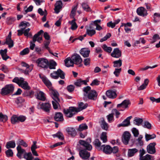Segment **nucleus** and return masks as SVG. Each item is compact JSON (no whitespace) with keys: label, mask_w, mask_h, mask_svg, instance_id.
<instances>
[{"label":"nucleus","mask_w":160,"mask_h":160,"mask_svg":"<svg viewBox=\"0 0 160 160\" xmlns=\"http://www.w3.org/2000/svg\"><path fill=\"white\" fill-rule=\"evenodd\" d=\"M79 112V110L76 107H69L68 109L63 110V112L65 116L68 118L72 117L74 115Z\"/></svg>","instance_id":"nucleus-1"},{"label":"nucleus","mask_w":160,"mask_h":160,"mask_svg":"<svg viewBox=\"0 0 160 160\" xmlns=\"http://www.w3.org/2000/svg\"><path fill=\"white\" fill-rule=\"evenodd\" d=\"M14 90V87L12 84L6 85L1 90V94L2 96L6 95L9 94H12Z\"/></svg>","instance_id":"nucleus-2"},{"label":"nucleus","mask_w":160,"mask_h":160,"mask_svg":"<svg viewBox=\"0 0 160 160\" xmlns=\"http://www.w3.org/2000/svg\"><path fill=\"white\" fill-rule=\"evenodd\" d=\"M91 142V139L90 138H88L86 141L80 140L79 141V144L83 146L86 150H91L92 148V146L89 143Z\"/></svg>","instance_id":"nucleus-3"},{"label":"nucleus","mask_w":160,"mask_h":160,"mask_svg":"<svg viewBox=\"0 0 160 160\" xmlns=\"http://www.w3.org/2000/svg\"><path fill=\"white\" fill-rule=\"evenodd\" d=\"M37 108L38 109H42L45 112H49L51 106V104L49 103L40 102L37 105Z\"/></svg>","instance_id":"nucleus-4"},{"label":"nucleus","mask_w":160,"mask_h":160,"mask_svg":"<svg viewBox=\"0 0 160 160\" xmlns=\"http://www.w3.org/2000/svg\"><path fill=\"white\" fill-rule=\"evenodd\" d=\"M36 62L40 67L46 68L48 67V61L47 59L43 58H38L36 61Z\"/></svg>","instance_id":"nucleus-5"},{"label":"nucleus","mask_w":160,"mask_h":160,"mask_svg":"<svg viewBox=\"0 0 160 160\" xmlns=\"http://www.w3.org/2000/svg\"><path fill=\"white\" fill-rule=\"evenodd\" d=\"M131 137L130 133L128 131L125 132L122 137V142L125 145H127Z\"/></svg>","instance_id":"nucleus-6"},{"label":"nucleus","mask_w":160,"mask_h":160,"mask_svg":"<svg viewBox=\"0 0 160 160\" xmlns=\"http://www.w3.org/2000/svg\"><path fill=\"white\" fill-rule=\"evenodd\" d=\"M52 95H53L52 98L54 100L52 102V104L54 109H56L58 108V105L59 104V102L60 101L58 98L59 95L58 92Z\"/></svg>","instance_id":"nucleus-7"},{"label":"nucleus","mask_w":160,"mask_h":160,"mask_svg":"<svg viewBox=\"0 0 160 160\" xmlns=\"http://www.w3.org/2000/svg\"><path fill=\"white\" fill-rule=\"evenodd\" d=\"M74 64L78 65L81 64L82 61V59L81 56L77 53H74L71 57Z\"/></svg>","instance_id":"nucleus-8"},{"label":"nucleus","mask_w":160,"mask_h":160,"mask_svg":"<svg viewBox=\"0 0 160 160\" xmlns=\"http://www.w3.org/2000/svg\"><path fill=\"white\" fill-rule=\"evenodd\" d=\"M13 82L17 84L19 87L24 89L29 90L30 89L28 83L25 81H12Z\"/></svg>","instance_id":"nucleus-9"},{"label":"nucleus","mask_w":160,"mask_h":160,"mask_svg":"<svg viewBox=\"0 0 160 160\" xmlns=\"http://www.w3.org/2000/svg\"><path fill=\"white\" fill-rule=\"evenodd\" d=\"M98 94L97 92L94 90H91L88 92L87 96H86L89 99L96 100L97 98Z\"/></svg>","instance_id":"nucleus-10"},{"label":"nucleus","mask_w":160,"mask_h":160,"mask_svg":"<svg viewBox=\"0 0 160 160\" xmlns=\"http://www.w3.org/2000/svg\"><path fill=\"white\" fill-rule=\"evenodd\" d=\"M155 142H153L150 143L148 145L147 149V152L151 154H153L156 152V149L155 146L156 145Z\"/></svg>","instance_id":"nucleus-11"},{"label":"nucleus","mask_w":160,"mask_h":160,"mask_svg":"<svg viewBox=\"0 0 160 160\" xmlns=\"http://www.w3.org/2000/svg\"><path fill=\"white\" fill-rule=\"evenodd\" d=\"M136 12L137 14L141 16H146L148 14L147 10L142 7L138 8L137 9Z\"/></svg>","instance_id":"nucleus-12"},{"label":"nucleus","mask_w":160,"mask_h":160,"mask_svg":"<svg viewBox=\"0 0 160 160\" xmlns=\"http://www.w3.org/2000/svg\"><path fill=\"white\" fill-rule=\"evenodd\" d=\"M80 157L83 159L86 160L90 156V153L85 150H80L79 152Z\"/></svg>","instance_id":"nucleus-13"},{"label":"nucleus","mask_w":160,"mask_h":160,"mask_svg":"<svg viewBox=\"0 0 160 160\" xmlns=\"http://www.w3.org/2000/svg\"><path fill=\"white\" fill-rule=\"evenodd\" d=\"M46 86L49 89L51 93L52 94H55L58 92L55 89H53L52 84L50 81H43Z\"/></svg>","instance_id":"nucleus-14"},{"label":"nucleus","mask_w":160,"mask_h":160,"mask_svg":"<svg viewBox=\"0 0 160 160\" xmlns=\"http://www.w3.org/2000/svg\"><path fill=\"white\" fill-rule=\"evenodd\" d=\"M112 57L116 58H119L122 55L121 52L118 48H116L113 49V52L111 54Z\"/></svg>","instance_id":"nucleus-15"},{"label":"nucleus","mask_w":160,"mask_h":160,"mask_svg":"<svg viewBox=\"0 0 160 160\" xmlns=\"http://www.w3.org/2000/svg\"><path fill=\"white\" fill-rule=\"evenodd\" d=\"M53 118L54 120L57 122H62L64 120L63 115L60 112H55Z\"/></svg>","instance_id":"nucleus-16"},{"label":"nucleus","mask_w":160,"mask_h":160,"mask_svg":"<svg viewBox=\"0 0 160 160\" xmlns=\"http://www.w3.org/2000/svg\"><path fill=\"white\" fill-rule=\"evenodd\" d=\"M132 118V116L127 117L122 123L118 125V127H125L130 125V120Z\"/></svg>","instance_id":"nucleus-17"},{"label":"nucleus","mask_w":160,"mask_h":160,"mask_svg":"<svg viewBox=\"0 0 160 160\" xmlns=\"http://www.w3.org/2000/svg\"><path fill=\"white\" fill-rule=\"evenodd\" d=\"M62 2L61 1H57L55 5V8L54 9L55 12L56 13H58L60 12V10L62 9Z\"/></svg>","instance_id":"nucleus-18"},{"label":"nucleus","mask_w":160,"mask_h":160,"mask_svg":"<svg viewBox=\"0 0 160 160\" xmlns=\"http://www.w3.org/2000/svg\"><path fill=\"white\" fill-rule=\"evenodd\" d=\"M130 104V101L129 100H125L121 103L118 104L117 105V108H126L128 107V105Z\"/></svg>","instance_id":"nucleus-19"},{"label":"nucleus","mask_w":160,"mask_h":160,"mask_svg":"<svg viewBox=\"0 0 160 160\" xmlns=\"http://www.w3.org/2000/svg\"><path fill=\"white\" fill-rule=\"evenodd\" d=\"M106 94L108 98L112 99L115 98L117 96L116 92L111 90H108Z\"/></svg>","instance_id":"nucleus-20"},{"label":"nucleus","mask_w":160,"mask_h":160,"mask_svg":"<svg viewBox=\"0 0 160 160\" xmlns=\"http://www.w3.org/2000/svg\"><path fill=\"white\" fill-rule=\"evenodd\" d=\"M90 50L87 48H84L81 49L80 53L84 57H88L89 56Z\"/></svg>","instance_id":"nucleus-21"},{"label":"nucleus","mask_w":160,"mask_h":160,"mask_svg":"<svg viewBox=\"0 0 160 160\" xmlns=\"http://www.w3.org/2000/svg\"><path fill=\"white\" fill-rule=\"evenodd\" d=\"M102 149L103 148V152L106 154H110L112 153V148L108 145H102Z\"/></svg>","instance_id":"nucleus-22"},{"label":"nucleus","mask_w":160,"mask_h":160,"mask_svg":"<svg viewBox=\"0 0 160 160\" xmlns=\"http://www.w3.org/2000/svg\"><path fill=\"white\" fill-rule=\"evenodd\" d=\"M102 128L105 130L107 131L108 128V124L105 121L103 118H101V121L99 122Z\"/></svg>","instance_id":"nucleus-23"},{"label":"nucleus","mask_w":160,"mask_h":160,"mask_svg":"<svg viewBox=\"0 0 160 160\" xmlns=\"http://www.w3.org/2000/svg\"><path fill=\"white\" fill-rule=\"evenodd\" d=\"M66 130L68 133L72 137L75 136L77 134L75 129L73 128L68 127L66 128Z\"/></svg>","instance_id":"nucleus-24"},{"label":"nucleus","mask_w":160,"mask_h":160,"mask_svg":"<svg viewBox=\"0 0 160 160\" xmlns=\"http://www.w3.org/2000/svg\"><path fill=\"white\" fill-rule=\"evenodd\" d=\"M7 49H5L4 50L2 49L0 50V54L1 55L3 59L5 61L9 58V57L7 55Z\"/></svg>","instance_id":"nucleus-25"},{"label":"nucleus","mask_w":160,"mask_h":160,"mask_svg":"<svg viewBox=\"0 0 160 160\" xmlns=\"http://www.w3.org/2000/svg\"><path fill=\"white\" fill-rule=\"evenodd\" d=\"M72 59L71 58L68 57L64 60V62L66 66L67 67L73 66L74 64Z\"/></svg>","instance_id":"nucleus-26"},{"label":"nucleus","mask_w":160,"mask_h":160,"mask_svg":"<svg viewBox=\"0 0 160 160\" xmlns=\"http://www.w3.org/2000/svg\"><path fill=\"white\" fill-rule=\"evenodd\" d=\"M78 4H77L75 6H73L71 11L70 17L73 19H75L74 17L76 15V11L78 8Z\"/></svg>","instance_id":"nucleus-27"},{"label":"nucleus","mask_w":160,"mask_h":160,"mask_svg":"<svg viewBox=\"0 0 160 160\" xmlns=\"http://www.w3.org/2000/svg\"><path fill=\"white\" fill-rule=\"evenodd\" d=\"M16 144L14 140H12L8 142L6 145V147L7 149L14 148L15 147Z\"/></svg>","instance_id":"nucleus-28"},{"label":"nucleus","mask_w":160,"mask_h":160,"mask_svg":"<svg viewBox=\"0 0 160 160\" xmlns=\"http://www.w3.org/2000/svg\"><path fill=\"white\" fill-rule=\"evenodd\" d=\"M138 151V150L136 148L129 149L128 151V156L129 157H132Z\"/></svg>","instance_id":"nucleus-29"},{"label":"nucleus","mask_w":160,"mask_h":160,"mask_svg":"<svg viewBox=\"0 0 160 160\" xmlns=\"http://www.w3.org/2000/svg\"><path fill=\"white\" fill-rule=\"evenodd\" d=\"M149 81H144L142 83V84L138 88V90L139 91L145 89L148 85Z\"/></svg>","instance_id":"nucleus-30"},{"label":"nucleus","mask_w":160,"mask_h":160,"mask_svg":"<svg viewBox=\"0 0 160 160\" xmlns=\"http://www.w3.org/2000/svg\"><path fill=\"white\" fill-rule=\"evenodd\" d=\"M122 62V60L120 58L118 60L115 61L113 62V66L114 67L119 68L121 66Z\"/></svg>","instance_id":"nucleus-31"},{"label":"nucleus","mask_w":160,"mask_h":160,"mask_svg":"<svg viewBox=\"0 0 160 160\" xmlns=\"http://www.w3.org/2000/svg\"><path fill=\"white\" fill-rule=\"evenodd\" d=\"M5 43L8 45L9 48H11L13 46V42L11 38H7Z\"/></svg>","instance_id":"nucleus-32"},{"label":"nucleus","mask_w":160,"mask_h":160,"mask_svg":"<svg viewBox=\"0 0 160 160\" xmlns=\"http://www.w3.org/2000/svg\"><path fill=\"white\" fill-rule=\"evenodd\" d=\"M58 74V78L60 77L61 79H65V73L61 69H59L57 70Z\"/></svg>","instance_id":"nucleus-33"},{"label":"nucleus","mask_w":160,"mask_h":160,"mask_svg":"<svg viewBox=\"0 0 160 160\" xmlns=\"http://www.w3.org/2000/svg\"><path fill=\"white\" fill-rule=\"evenodd\" d=\"M88 106V104H84L82 102H80L78 104V107L76 108L78 109L79 112H80V111L86 108Z\"/></svg>","instance_id":"nucleus-34"},{"label":"nucleus","mask_w":160,"mask_h":160,"mask_svg":"<svg viewBox=\"0 0 160 160\" xmlns=\"http://www.w3.org/2000/svg\"><path fill=\"white\" fill-rule=\"evenodd\" d=\"M34 94V92L33 91L27 90L24 92L23 95L25 97H28L31 98L33 96Z\"/></svg>","instance_id":"nucleus-35"},{"label":"nucleus","mask_w":160,"mask_h":160,"mask_svg":"<svg viewBox=\"0 0 160 160\" xmlns=\"http://www.w3.org/2000/svg\"><path fill=\"white\" fill-rule=\"evenodd\" d=\"M140 160H154L153 157L149 154H147L145 156L139 158Z\"/></svg>","instance_id":"nucleus-36"},{"label":"nucleus","mask_w":160,"mask_h":160,"mask_svg":"<svg viewBox=\"0 0 160 160\" xmlns=\"http://www.w3.org/2000/svg\"><path fill=\"white\" fill-rule=\"evenodd\" d=\"M24 158L26 160H32L33 158V157L31 152L28 153L25 152L24 155Z\"/></svg>","instance_id":"nucleus-37"},{"label":"nucleus","mask_w":160,"mask_h":160,"mask_svg":"<svg viewBox=\"0 0 160 160\" xmlns=\"http://www.w3.org/2000/svg\"><path fill=\"white\" fill-rule=\"evenodd\" d=\"M143 122L142 118H135L133 121V123L137 125H140Z\"/></svg>","instance_id":"nucleus-38"},{"label":"nucleus","mask_w":160,"mask_h":160,"mask_svg":"<svg viewBox=\"0 0 160 160\" xmlns=\"http://www.w3.org/2000/svg\"><path fill=\"white\" fill-rule=\"evenodd\" d=\"M76 21V19H73L70 22H69L70 23L71 25V28L72 30H76L78 28V26L75 22Z\"/></svg>","instance_id":"nucleus-39"},{"label":"nucleus","mask_w":160,"mask_h":160,"mask_svg":"<svg viewBox=\"0 0 160 160\" xmlns=\"http://www.w3.org/2000/svg\"><path fill=\"white\" fill-rule=\"evenodd\" d=\"M37 98L41 100L44 101L45 100L44 93L41 91H40L38 94Z\"/></svg>","instance_id":"nucleus-40"},{"label":"nucleus","mask_w":160,"mask_h":160,"mask_svg":"<svg viewBox=\"0 0 160 160\" xmlns=\"http://www.w3.org/2000/svg\"><path fill=\"white\" fill-rule=\"evenodd\" d=\"M89 81H78L77 82H74V84L78 87H80L82 84L86 85L87 82Z\"/></svg>","instance_id":"nucleus-41"},{"label":"nucleus","mask_w":160,"mask_h":160,"mask_svg":"<svg viewBox=\"0 0 160 160\" xmlns=\"http://www.w3.org/2000/svg\"><path fill=\"white\" fill-rule=\"evenodd\" d=\"M53 136L54 138L58 137L59 139L62 140L64 139L63 135L62 133L60 132H58L56 134L53 135Z\"/></svg>","instance_id":"nucleus-42"},{"label":"nucleus","mask_w":160,"mask_h":160,"mask_svg":"<svg viewBox=\"0 0 160 160\" xmlns=\"http://www.w3.org/2000/svg\"><path fill=\"white\" fill-rule=\"evenodd\" d=\"M82 6L84 10L87 12L91 11V10L90 7L87 3L83 2L82 3Z\"/></svg>","instance_id":"nucleus-43"},{"label":"nucleus","mask_w":160,"mask_h":160,"mask_svg":"<svg viewBox=\"0 0 160 160\" xmlns=\"http://www.w3.org/2000/svg\"><path fill=\"white\" fill-rule=\"evenodd\" d=\"M100 139L104 143L106 142L107 141V132H102L100 136Z\"/></svg>","instance_id":"nucleus-44"},{"label":"nucleus","mask_w":160,"mask_h":160,"mask_svg":"<svg viewBox=\"0 0 160 160\" xmlns=\"http://www.w3.org/2000/svg\"><path fill=\"white\" fill-rule=\"evenodd\" d=\"M43 32V31L42 30H41L39 31L37 33L34 35L33 38V41L34 42H35L37 41V38L42 34Z\"/></svg>","instance_id":"nucleus-45"},{"label":"nucleus","mask_w":160,"mask_h":160,"mask_svg":"<svg viewBox=\"0 0 160 160\" xmlns=\"http://www.w3.org/2000/svg\"><path fill=\"white\" fill-rule=\"evenodd\" d=\"M57 65V63L56 62L52 60L49 63H48V67L49 69H55V67Z\"/></svg>","instance_id":"nucleus-46"},{"label":"nucleus","mask_w":160,"mask_h":160,"mask_svg":"<svg viewBox=\"0 0 160 160\" xmlns=\"http://www.w3.org/2000/svg\"><path fill=\"white\" fill-rule=\"evenodd\" d=\"M88 128V126L86 123H82L79 126L78 130L81 132L87 129Z\"/></svg>","instance_id":"nucleus-47"},{"label":"nucleus","mask_w":160,"mask_h":160,"mask_svg":"<svg viewBox=\"0 0 160 160\" xmlns=\"http://www.w3.org/2000/svg\"><path fill=\"white\" fill-rule=\"evenodd\" d=\"M156 137V136L155 134L150 135L146 134L145 135V139L146 141H148L151 139H153Z\"/></svg>","instance_id":"nucleus-48"},{"label":"nucleus","mask_w":160,"mask_h":160,"mask_svg":"<svg viewBox=\"0 0 160 160\" xmlns=\"http://www.w3.org/2000/svg\"><path fill=\"white\" fill-rule=\"evenodd\" d=\"M102 48L105 51L108 53H110L112 50L111 47H108L105 44L102 45Z\"/></svg>","instance_id":"nucleus-49"},{"label":"nucleus","mask_w":160,"mask_h":160,"mask_svg":"<svg viewBox=\"0 0 160 160\" xmlns=\"http://www.w3.org/2000/svg\"><path fill=\"white\" fill-rule=\"evenodd\" d=\"M91 88L89 86H87L84 87L83 89V91L84 92V95L85 97H86L88 94L89 91H91Z\"/></svg>","instance_id":"nucleus-50"},{"label":"nucleus","mask_w":160,"mask_h":160,"mask_svg":"<svg viewBox=\"0 0 160 160\" xmlns=\"http://www.w3.org/2000/svg\"><path fill=\"white\" fill-rule=\"evenodd\" d=\"M86 33L90 36H92L95 34L96 33V31L94 30H90L88 28V27H87Z\"/></svg>","instance_id":"nucleus-51"},{"label":"nucleus","mask_w":160,"mask_h":160,"mask_svg":"<svg viewBox=\"0 0 160 160\" xmlns=\"http://www.w3.org/2000/svg\"><path fill=\"white\" fill-rule=\"evenodd\" d=\"M15 18L13 17H8L6 19V23L8 25L12 24L15 20Z\"/></svg>","instance_id":"nucleus-52"},{"label":"nucleus","mask_w":160,"mask_h":160,"mask_svg":"<svg viewBox=\"0 0 160 160\" xmlns=\"http://www.w3.org/2000/svg\"><path fill=\"white\" fill-rule=\"evenodd\" d=\"M11 122L13 124H15L16 122H18V117L16 115H13L11 118Z\"/></svg>","instance_id":"nucleus-53"},{"label":"nucleus","mask_w":160,"mask_h":160,"mask_svg":"<svg viewBox=\"0 0 160 160\" xmlns=\"http://www.w3.org/2000/svg\"><path fill=\"white\" fill-rule=\"evenodd\" d=\"M152 17L154 22H157L160 18V13H159L155 12L154 14Z\"/></svg>","instance_id":"nucleus-54"},{"label":"nucleus","mask_w":160,"mask_h":160,"mask_svg":"<svg viewBox=\"0 0 160 160\" xmlns=\"http://www.w3.org/2000/svg\"><path fill=\"white\" fill-rule=\"evenodd\" d=\"M8 120V117L7 115H3L1 112H0V121L5 122Z\"/></svg>","instance_id":"nucleus-55"},{"label":"nucleus","mask_w":160,"mask_h":160,"mask_svg":"<svg viewBox=\"0 0 160 160\" xmlns=\"http://www.w3.org/2000/svg\"><path fill=\"white\" fill-rule=\"evenodd\" d=\"M5 153L7 157H12L13 156V152L11 149H8L5 151Z\"/></svg>","instance_id":"nucleus-56"},{"label":"nucleus","mask_w":160,"mask_h":160,"mask_svg":"<svg viewBox=\"0 0 160 160\" xmlns=\"http://www.w3.org/2000/svg\"><path fill=\"white\" fill-rule=\"evenodd\" d=\"M132 132L133 134V136L135 137H138L139 134L138 130L135 128H133L132 129Z\"/></svg>","instance_id":"nucleus-57"},{"label":"nucleus","mask_w":160,"mask_h":160,"mask_svg":"<svg viewBox=\"0 0 160 160\" xmlns=\"http://www.w3.org/2000/svg\"><path fill=\"white\" fill-rule=\"evenodd\" d=\"M29 49L28 48H26L21 51L20 54L21 55L23 56L28 54L29 52Z\"/></svg>","instance_id":"nucleus-58"},{"label":"nucleus","mask_w":160,"mask_h":160,"mask_svg":"<svg viewBox=\"0 0 160 160\" xmlns=\"http://www.w3.org/2000/svg\"><path fill=\"white\" fill-rule=\"evenodd\" d=\"M160 39V37H159V35L157 34H155L152 37V41L151 43H154L157 40H159Z\"/></svg>","instance_id":"nucleus-59"},{"label":"nucleus","mask_w":160,"mask_h":160,"mask_svg":"<svg viewBox=\"0 0 160 160\" xmlns=\"http://www.w3.org/2000/svg\"><path fill=\"white\" fill-rule=\"evenodd\" d=\"M30 26V24L29 22H21L19 25L20 26H21L23 27L22 28H24V30L27 27V26Z\"/></svg>","instance_id":"nucleus-60"},{"label":"nucleus","mask_w":160,"mask_h":160,"mask_svg":"<svg viewBox=\"0 0 160 160\" xmlns=\"http://www.w3.org/2000/svg\"><path fill=\"white\" fill-rule=\"evenodd\" d=\"M111 36V34L110 33H107L105 36L103 38L101 39L100 42H102L103 41H106Z\"/></svg>","instance_id":"nucleus-61"},{"label":"nucleus","mask_w":160,"mask_h":160,"mask_svg":"<svg viewBox=\"0 0 160 160\" xmlns=\"http://www.w3.org/2000/svg\"><path fill=\"white\" fill-rule=\"evenodd\" d=\"M143 127L150 129H151V125L148 121H146L144 122Z\"/></svg>","instance_id":"nucleus-62"},{"label":"nucleus","mask_w":160,"mask_h":160,"mask_svg":"<svg viewBox=\"0 0 160 160\" xmlns=\"http://www.w3.org/2000/svg\"><path fill=\"white\" fill-rule=\"evenodd\" d=\"M51 77L53 79H58V74L57 71L55 72H53L50 74Z\"/></svg>","instance_id":"nucleus-63"},{"label":"nucleus","mask_w":160,"mask_h":160,"mask_svg":"<svg viewBox=\"0 0 160 160\" xmlns=\"http://www.w3.org/2000/svg\"><path fill=\"white\" fill-rule=\"evenodd\" d=\"M93 143L96 147H100L101 145V142L98 139H95V141L93 142Z\"/></svg>","instance_id":"nucleus-64"}]
</instances>
